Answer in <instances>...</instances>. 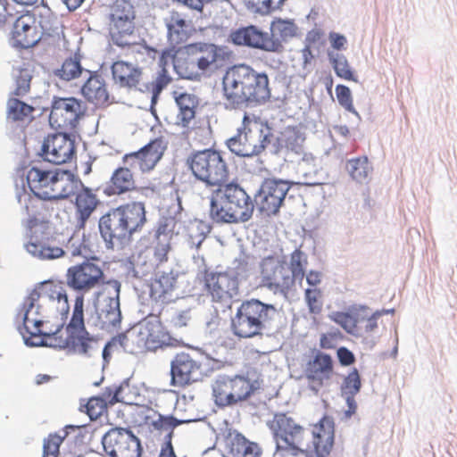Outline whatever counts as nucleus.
<instances>
[{
	"instance_id": "53",
	"label": "nucleus",
	"mask_w": 457,
	"mask_h": 457,
	"mask_svg": "<svg viewBox=\"0 0 457 457\" xmlns=\"http://www.w3.org/2000/svg\"><path fill=\"white\" fill-rule=\"evenodd\" d=\"M67 432L63 435L58 433H51L44 439L42 457H58L60 453V446L62 444Z\"/></svg>"
},
{
	"instance_id": "23",
	"label": "nucleus",
	"mask_w": 457,
	"mask_h": 457,
	"mask_svg": "<svg viewBox=\"0 0 457 457\" xmlns=\"http://www.w3.org/2000/svg\"><path fill=\"white\" fill-rule=\"evenodd\" d=\"M76 155L75 142L66 131L48 135L42 145V156L51 163L70 162Z\"/></svg>"
},
{
	"instance_id": "4",
	"label": "nucleus",
	"mask_w": 457,
	"mask_h": 457,
	"mask_svg": "<svg viewBox=\"0 0 457 457\" xmlns=\"http://www.w3.org/2000/svg\"><path fill=\"white\" fill-rule=\"evenodd\" d=\"M211 196L210 214L216 222L238 223L248 220L253 212L251 197L238 185L217 186Z\"/></svg>"
},
{
	"instance_id": "8",
	"label": "nucleus",
	"mask_w": 457,
	"mask_h": 457,
	"mask_svg": "<svg viewBox=\"0 0 457 457\" xmlns=\"http://www.w3.org/2000/svg\"><path fill=\"white\" fill-rule=\"evenodd\" d=\"M130 339L132 341L136 339L139 346H143L149 351H155L164 345H168L170 341V336L159 320H146L140 325L139 330L136 335L132 333L128 336L121 333L107 342L102 351L104 362H109L112 352L118 346L127 349Z\"/></svg>"
},
{
	"instance_id": "46",
	"label": "nucleus",
	"mask_w": 457,
	"mask_h": 457,
	"mask_svg": "<svg viewBox=\"0 0 457 457\" xmlns=\"http://www.w3.org/2000/svg\"><path fill=\"white\" fill-rule=\"evenodd\" d=\"M171 81L172 78L166 68L162 67L158 71L153 81L145 85V90L152 94V102H155L159 98L162 91L166 88Z\"/></svg>"
},
{
	"instance_id": "19",
	"label": "nucleus",
	"mask_w": 457,
	"mask_h": 457,
	"mask_svg": "<svg viewBox=\"0 0 457 457\" xmlns=\"http://www.w3.org/2000/svg\"><path fill=\"white\" fill-rule=\"evenodd\" d=\"M40 24L30 12L18 14L13 21L10 40L13 47L27 49L36 46L42 38Z\"/></svg>"
},
{
	"instance_id": "39",
	"label": "nucleus",
	"mask_w": 457,
	"mask_h": 457,
	"mask_svg": "<svg viewBox=\"0 0 457 457\" xmlns=\"http://www.w3.org/2000/svg\"><path fill=\"white\" fill-rule=\"evenodd\" d=\"M108 400L109 404L113 405L116 403H122L128 405H135L137 407V415L142 411L145 403V397L141 395L137 386L129 382H123L119 387L115 388L113 395Z\"/></svg>"
},
{
	"instance_id": "29",
	"label": "nucleus",
	"mask_w": 457,
	"mask_h": 457,
	"mask_svg": "<svg viewBox=\"0 0 457 457\" xmlns=\"http://www.w3.org/2000/svg\"><path fill=\"white\" fill-rule=\"evenodd\" d=\"M311 451L315 454L329 455L335 444V422L332 417L323 416L312 425Z\"/></svg>"
},
{
	"instance_id": "38",
	"label": "nucleus",
	"mask_w": 457,
	"mask_h": 457,
	"mask_svg": "<svg viewBox=\"0 0 457 457\" xmlns=\"http://www.w3.org/2000/svg\"><path fill=\"white\" fill-rule=\"evenodd\" d=\"M44 201L41 197L35 194L23 192L18 196V202L21 205V212L28 217L26 220V227L32 230L39 223V217L42 214V211L45 208Z\"/></svg>"
},
{
	"instance_id": "52",
	"label": "nucleus",
	"mask_w": 457,
	"mask_h": 457,
	"mask_svg": "<svg viewBox=\"0 0 457 457\" xmlns=\"http://www.w3.org/2000/svg\"><path fill=\"white\" fill-rule=\"evenodd\" d=\"M111 392H109L106 398L102 396H94L89 398L86 405V413L89 416L90 420H95L102 416L107 410L108 400L111 398Z\"/></svg>"
},
{
	"instance_id": "6",
	"label": "nucleus",
	"mask_w": 457,
	"mask_h": 457,
	"mask_svg": "<svg viewBox=\"0 0 457 457\" xmlns=\"http://www.w3.org/2000/svg\"><path fill=\"white\" fill-rule=\"evenodd\" d=\"M272 137V129L267 121L254 113L245 112L242 126L237 136L228 141V146L237 155L250 157L263 152Z\"/></svg>"
},
{
	"instance_id": "27",
	"label": "nucleus",
	"mask_w": 457,
	"mask_h": 457,
	"mask_svg": "<svg viewBox=\"0 0 457 457\" xmlns=\"http://www.w3.org/2000/svg\"><path fill=\"white\" fill-rule=\"evenodd\" d=\"M126 56H131L135 59L134 55L128 54V48H126ZM139 61H135L132 63L129 61L117 60L112 65V74L114 83L122 88L133 89L139 88V85L143 80V70L137 66V63L145 61V55H137ZM146 57H148L146 55Z\"/></svg>"
},
{
	"instance_id": "59",
	"label": "nucleus",
	"mask_w": 457,
	"mask_h": 457,
	"mask_svg": "<svg viewBox=\"0 0 457 457\" xmlns=\"http://www.w3.org/2000/svg\"><path fill=\"white\" fill-rule=\"evenodd\" d=\"M18 14L20 12L15 10L13 4L8 3L7 0H0V30L5 29L11 21H14Z\"/></svg>"
},
{
	"instance_id": "28",
	"label": "nucleus",
	"mask_w": 457,
	"mask_h": 457,
	"mask_svg": "<svg viewBox=\"0 0 457 457\" xmlns=\"http://www.w3.org/2000/svg\"><path fill=\"white\" fill-rule=\"evenodd\" d=\"M164 21L168 41L173 47L185 45L195 30L192 20L179 11H171Z\"/></svg>"
},
{
	"instance_id": "60",
	"label": "nucleus",
	"mask_w": 457,
	"mask_h": 457,
	"mask_svg": "<svg viewBox=\"0 0 457 457\" xmlns=\"http://www.w3.org/2000/svg\"><path fill=\"white\" fill-rule=\"evenodd\" d=\"M336 95L337 101L342 107L350 112L356 113L353 103L352 93L348 87L345 85H337L336 87Z\"/></svg>"
},
{
	"instance_id": "22",
	"label": "nucleus",
	"mask_w": 457,
	"mask_h": 457,
	"mask_svg": "<svg viewBox=\"0 0 457 457\" xmlns=\"http://www.w3.org/2000/svg\"><path fill=\"white\" fill-rule=\"evenodd\" d=\"M167 149V142L162 137H156L138 151L126 154L124 163L130 167L137 166L141 172L152 171L162 158Z\"/></svg>"
},
{
	"instance_id": "50",
	"label": "nucleus",
	"mask_w": 457,
	"mask_h": 457,
	"mask_svg": "<svg viewBox=\"0 0 457 457\" xmlns=\"http://www.w3.org/2000/svg\"><path fill=\"white\" fill-rule=\"evenodd\" d=\"M220 49L213 44L204 45L200 49V54L196 57L197 67L201 71H205L212 64L215 63L219 57Z\"/></svg>"
},
{
	"instance_id": "51",
	"label": "nucleus",
	"mask_w": 457,
	"mask_h": 457,
	"mask_svg": "<svg viewBox=\"0 0 457 457\" xmlns=\"http://www.w3.org/2000/svg\"><path fill=\"white\" fill-rule=\"evenodd\" d=\"M330 62L337 77L345 80L358 82L345 56L337 54L334 57L330 55Z\"/></svg>"
},
{
	"instance_id": "49",
	"label": "nucleus",
	"mask_w": 457,
	"mask_h": 457,
	"mask_svg": "<svg viewBox=\"0 0 457 457\" xmlns=\"http://www.w3.org/2000/svg\"><path fill=\"white\" fill-rule=\"evenodd\" d=\"M7 115L12 120H23L32 114L34 108L16 98H11L7 104Z\"/></svg>"
},
{
	"instance_id": "55",
	"label": "nucleus",
	"mask_w": 457,
	"mask_h": 457,
	"mask_svg": "<svg viewBox=\"0 0 457 457\" xmlns=\"http://www.w3.org/2000/svg\"><path fill=\"white\" fill-rule=\"evenodd\" d=\"M304 300L310 313L320 314L323 308V295L320 288H306Z\"/></svg>"
},
{
	"instance_id": "45",
	"label": "nucleus",
	"mask_w": 457,
	"mask_h": 457,
	"mask_svg": "<svg viewBox=\"0 0 457 457\" xmlns=\"http://www.w3.org/2000/svg\"><path fill=\"white\" fill-rule=\"evenodd\" d=\"M304 137L295 129H286L280 137V145L288 152L302 154L303 153Z\"/></svg>"
},
{
	"instance_id": "20",
	"label": "nucleus",
	"mask_w": 457,
	"mask_h": 457,
	"mask_svg": "<svg viewBox=\"0 0 457 457\" xmlns=\"http://www.w3.org/2000/svg\"><path fill=\"white\" fill-rule=\"evenodd\" d=\"M250 66L235 65L229 68L223 78V95L232 108L246 104V85Z\"/></svg>"
},
{
	"instance_id": "24",
	"label": "nucleus",
	"mask_w": 457,
	"mask_h": 457,
	"mask_svg": "<svg viewBox=\"0 0 457 457\" xmlns=\"http://www.w3.org/2000/svg\"><path fill=\"white\" fill-rule=\"evenodd\" d=\"M290 187L291 185L287 181L266 179L256 195L260 211L268 216L276 214Z\"/></svg>"
},
{
	"instance_id": "54",
	"label": "nucleus",
	"mask_w": 457,
	"mask_h": 457,
	"mask_svg": "<svg viewBox=\"0 0 457 457\" xmlns=\"http://www.w3.org/2000/svg\"><path fill=\"white\" fill-rule=\"evenodd\" d=\"M175 68L181 77L187 79H198L203 71L197 67L196 58L187 57L183 60L178 61L175 64Z\"/></svg>"
},
{
	"instance_id": "37",
	"label": "nucleus",
	"mask_w": 457,
	"mask_h": 457,
	"mask_svg": "<svg viewBox=\"0 0 457 457\" xmlns=\"http://www.w3.org/2000/svg\"><path fill=\"white\" fill-rule=\"evenodd\" d=\"M173 97L178 106L176 124L183 129H188L192 120L195 118L199 106L198 97L190 93L173 92Z\"/></svg>"
},
{
	"instance_id": "62",
	"label": "nucleus",
	"mask_w": 457,
	"mask_h": 457,
	"mask_svg": "<svg viewBox=\"0 0 457 457\" xmlns=\"http://www.w3.org/2000/svg\"><path fill=\"white\" fill-rule=\"evenodd\" d=\"M286 0H247L245 4L251 7L262 6L267 12L280 9Z\"/></svg>"
},
{
	"instance_id": "41",
	"label": "nucleus",
	"mask_w": 457,
	"mask_h": 457,
	"mask_svg": "<svg viewBox=\"0 0 457 457\" xmlns=\"http://www.w3.org/2000/svg\"><path fill=\"white\" fill-rule=\"evenodd\" d=\"M81 92L88 102L96 106H102L108 103L109 95L104 79L101 75H90L83 85Z\"/></svg>"
},
{
	"instance_id": "58",
	"label": "nucleus",
	"mask_w": 457,
	"mask_h": 457,
	"mask_svg": "<svg viewBox=\"0 0 457 457\" xmlns=\"http://www.w3.org/2000/svg\"><path fill=\"white\" fill-rule=\"evenodd\" d=\"M361 382L359 372L356 369H353L345 378L341 391L343 395H357L361 389Z\"/></svg>"
},
{
	"instance_id": "48",
	"label": "nucleus",
	"mask_w": 457,
	"mask_h": 457,
	"mask_svg": "<svg viewBox=\"0 0 457 457\" xmlns=\"http://www.w3.org/2000/svg\"><path fill=\"white\" fill-rule=\"evenodd\" d=\"M347 168L351 177L360 183L368 179L371 170L365 156L350 160Z\"/></svg>"
},
{
	"instance_id": "44",
	"label": "nucleus",
	"mask_w": 457,
	"mask_h": 457,
	"mask_svg": "<svg viewBox=\"0 0 457 457\" xmlns=\"http://www.w3.org/2000/svg\"><path fill=\"white\" fill-rule=\"evenodd\" d=\"M307 265L306 254L299 248L295 249L290 254L289 276H293V286L295 287V281H302L305 274V267Z\"/></svg>"
},
{
	"instance_id": "64",
	"label": "nucleus",
	"mask_w": 457,
	"mask_h": 457,
	"mask_svg": "<svg viewBox=\"0 0 457 457\" xmlns=\"http://www.w3.org/2000/svg\"><path fill=\"white\" fill-rule=\"evenodd\" d=\"M337 357L342 365L348 366L354 362L353 353L345 347H340L337 350Z\"/></svg>"
},
{
	"instance_id": "10",
	"label": "nucleus",
	"mask_w": 457,
	"mask_h": 457,
	"mask_svg": "<svg viewBox=\"0 0 457 457\" xmlns=\"http://www.w3.org/2000/svg\"><path fill=\"white\" fill-rule=\"evenodd\" d=\"M187 162L193 175L209 186H222L228 180V165L219 151H196L190 154Z\"/></svg>"
},
{
	"instance_id": "3",
	"label": "nucleus",
	"mask_w": 457,
	"mask_h": 457,
	"mask_svg": "<svg viewBox=\"0 0 457 457\" xmlns=\"http://www.w3.org/2000/svg\"><path fill=\"white\" fill-rule=\"evenodd\" d=\"M26 180L30 192L44 201L68 199L80 185V180L71 171L49 169L42 163L29 169Z\"/></svg>"
},
{
	"instance_id": "57",
	"label": "nucleus",
	"mask_w": 457,
	"mask_h": 457,
	"mask_svg": "<svg viewBox=\"0 0 457 457\" xmlns=\"http://www.w3.org/2000/svg\"><path fill=\"white\" fill-rule=\"evenodd\" d=\"M187 235L193 245L199 247L206 237L208 231L207 226L202 222L195 220L187 226Z\"/></svg>"
},
{
	"instance_id": "40",
	"label": "nucleus",
	"mask_w": 457,
	"mask_h": 457,
	"mask_svg": "<svg viewBox=\"0 0 457 457\" xmlns=\"http://www.w3.org/2000/svg\"><path fill=\"white\" fill-rule=\"evenodd\" d=\"M262 448L241 434L231 436L227 441V457H261Z\"/></svg>"
},
{
	"instance_id": "35",
	"label": "nucleus",
	"mask_w": 457,
	"mask_h": 457,
	"mask_svg": "<svg viewBox=\"0 0 457 457\" xmlns=\"http://www.w3.org/2000/svg\"><path fill=\"white\" fill-rule=\"evenodd\" d=\"M245 96L246 104H262L270 99V80L266 73L257 72L250 67Z\"/></svg>"
},
{
	"instance_id": "43",
	"label": "nucleus",
	"mask_w": 457,
	"mask_h": 457,
	"mask_svg": "<svg viewBox=\"0 0 457 457\" xmlns=\"http://www.w3.org/2000/svg\"><path fill=\"white\" fill-rule=\"evenodd\" d=\"M139 416L138 422L140 425L152 427L156 430L168 429L175 425L171 417L162 416L149 406H143Z\"/></svg>"
},
{
	"instance_id": "33",
	"label": "nucleus",
	"mask_w": 457,
	"mask_h": 457,
	"mask_svg": "<svg viewBox=\"0 0 457 457\" xmlns=\"http://www.w3.org/2000/svg\"><path fill=\"white\" fill-rule=\"evenodd\" d=\"M137 188L133 172L129 167H118L107 181L104 194L108 196L120 195Z\"/></svg>"
},
{
	"instance_id": "26",
	"label": "nucleus",
	"mask_w": 457,
	"mask_h": 457,
	"mask_svg": "<svg viewBox=\"0 0 457 457\" xmlns=\"http://www.w3.org/2000/svg\"><path fill=\"white\" fill-rule=\"evenodd\" d=\"M29 241L25 245L27 252L33 257L50 261L62 257L65 251L55 237L48 231L30 230Z\"/></svg>"
},
{
	"instance_id": "42",
	"label": "nucleus",
	"mask_w": 457,
	"mask_h": 457,
	"mask_svg": "<svg viewBox=\"0 0 457 457\" xmlns=\"http://www.w3.org/2000/svg\"><path fill=\"white\" fill-rule=\"evenodd\" d=\"M270 29L269 38H274L284 46V42L297 35L298 28L294 21L276 18L271 21Z\"/></svg>"
},
{
	"instance_id": "63",
	"label": "nucleus",
	"mask_w": 457,
	"mask_h": 457,
	"mask_svg": "<svg viewBox=\"0 0 457 457\" xmlns=\"http://www.w3.org/2000/svg\"><path fill=\"white\" fill-rule=\"evenodd\" d=\"M324 32L320 29H313L310 30L306 35V46H315L320 44L323 41Z\"/></svg>"
},
{
	"instance_id": "61",
	"label": "nucleus",
	"mask_w": 457,
	"mask_h": 457,
	"mask_svg": "<svg viewBox=\"0 0 457 457\" xmlns=\"http://www.w3.org/2000/svg\"><path fill=\"white\" fill-rule=\"evenodd\" d=\"M31 75L27 70H20L16 77V88L14 94L22 96L30 89Z\"/></svg>"
},
{
	"instance_id": "12",
	"label": "nucleus",
	"mask_w": 457,
	"mask_h": 457,
	"mask_svg": "<svg viewBox=\"0 0 457 457\" xmlns=\"http://www.w3.org/2000/svg\"><path fill=\"white\" fill-rule=\"evenodd\" d=\"M120 288L117 281H109L107 287L97 293L96 313L98 323L103 330L112 332L120 328L121 312L120 309Z\"/></svg>"
},
{
	"instance_id": "47",
	"label": "nucleus",
	"mask_w": 457,
	"mask_h": 457,
	"mask_svg": "<svg viewBox=\"0 0 457 457\" xmlns=\"http://www.w3.org/2000/svg\"><path fill=\"white\" fill-rule=\"evenodd\" d=\"M83 71V68L80 63V56L74 54L64 60L62 67L57 71V75L64 80H71L79 78Z\"/></svg>"
},
{
	"instance_id": "14",
	"label": "nucleus",
	"mask_w": 457,
	"mask_h": 457,
	"mask_svg": "<svg viewBox=\"0 0 457 457\" xmlns=\"http://www.w3.org/2000/svg\"><path fill=\"white\" fill-rule=\"evenodd\" d=\"M254 391L251 380L243 376H220L212 385V394L219 406H228L247 399Z\"/></svg>"
},
{
	"instance_id": "7",
	"label": "nucleus",
	"mask_w": 457,
	"mask_h": 457,
	"mask_svg": "<svg viewBox=\"0 0 457 457\" xmlns=\"http://www.w3.org/2000/svg\"><path fill=\"white\" fill-rule=\"evenodd\" d=\"M276 313L277 309L272 304L254 298L243 301L231 319V329L241 338L261 336Z\"/></svg>"
},
{
	"instance_id": "11",
	"label": "nucleus",
	"mask_w": 457,
	"mask_h": 457,
	"mask_svg": "<svg viewBox=\"0 0 457 457\" xmlns=\"http://www.w3.org/2000/svg\"><path fill=\"white\" fill-rule=\"evenodd\" d=\"M210 369L195 354L185 352L177 353L170 362V385L184 388L203 381L209 376Z\"/></svg>"
},
{
	"instance_id": "18",
	"label": "nucleus",
	"mask_w": 457,
	"mask_h": 457,
	"mask_svg": "<svg viewBox=\"0 0 457 457\" xmlns=\"http://www.w3.org/2000/svg\"><path fill=\"white\" fill-rule=\"evenodd\" d=\"M66 282L71 289L79 292V295L84 297V294L104 284V274L98 265L87 261L67 270Z\"/></svg>"
},
{
	"instance_id": "56",
	"label": "nucleus",
	"mask_w": 457,
	"mask_h": 457,
	"mask_svg": "<svg viewBox=\"0 0 457 457\" xmlns=\"http://www.w3.org/2000/svg\"><path fill=\"white\" fill-rule=\"evenodd\" d=\"M333 320L340 325L346 332L355 335L358 332L357 319L344 312H337L333 314Z\"/></svg>"
},
{
	"instance_id": "5",
	"label": "nucleus",
	"mask_w": 457,
	"mask_h": 457,
	"mask_svg": "<svg viewBox=\"0 0 457 457\" xmlns=\"http://www.w3.org/2000/svg\"><path fill=\"white\" fill-rule=\"evenodd\" d=\"M135 11L129 1L116 0L111 7L108 29L114 45L128 48V54H132L137 62V55H147L155 60L158 51L145 45L130 42L129 37L134 31Z\"/></svg>"
},
{
	"instance_id": "21",
	"label": "nucleus",
	"mask_w": 457,
	"mask_h": 457,
	"mask_svg": "<svg viewBox=\"0 0 457 457\" xmlns=\"http://www.w3.org/2000/svg\"><path fill=\"white\" fill-rule=\"evenodd\" d=\"M230 41L237 46H245L265 52L282 54L285 46L274 38H269V33L260 30L256 26L250 25L231 31Z\"/></svg>"
},
{
	"instance_id": "16",
	"label": "nucleus",
	"mask_w": 457,
	"mask_h": 457,
	"mask_svg": "<svg viewBox=\"0 0 457 457\" xmlns=\"http://www.w3.org/2000/svg\"><path fill=\"white\" fill-rule=\"evenodd\" d=\"M261 285L274 293L287 295L293 286V276L278 256H267L260 262Z\"/></svg>"
},
{
	"instance_id": "31",
	"label": "nucleus",
	"mask_w": 457,
	"mask_h": 457,
	"mask_svg": "<svg viewBox=\"0 0 457 457\" xmlns=\"http://www.w3.org/2000/svg\"><path fill=\"white\" fill-rule=\"evenodd\" d=\"M99 230L108 247L113 248L115 244H120L129 238L123 224L120 211L112 208L99 220Z\"/></svg>"
},
{
	"instance_id": "34",
	"label": "nucleus",
	"mask_w": 457,
	"mask_h": 457,
	"mask_svg": "<svg viewBox=\"0 0 457 457\" xmlns=\"http://www.w3.org/2000/svg\"><path fill=\"white\" fill-rule=\"evenodd\" d=\"M176 285L177 278L172 272L157 275L150 284V296L162 304L173 302L177 298Z\"/></svg>"
},
{
	"instance_id": "25",
	"label": "nucleus",
	"mask_w": 457,
	"mask_h": 457,
	"mask_svg": "<svg viewBox=\"0 0 457 457\" xmlns=\"http://www.w3.org/2000/svg\"><path fill=\"white\" fill-rule=\"evenodd\" d=\"M204 285L214 302L228 305L238 294V278L228 272H208L204 274Z\"/></svg>"
},
{
	"instance_id": "9",
	"label": "nucleus",
	"mask_w": 457,
	"mask_h": 457,
	"mask_svg": "<svg viewBox=\"0 0 457 457\" xmlns=\"http://www.w3.org/2000/svg\"><path fill=\"white\" fill-rule=\"evenodd\" d=\"M269 428L278 449L295 456L311 451L307 430L287 413H276Z\"/></svg>"
},
{
	"instance_id": "36",
	"label": "nucleus",
	"mask_w": 457,
	"mask_h": 457,
	"mask_svg": "<svg viewBox=\"0 0 457 457\" xmlns=\"http://www.w3.org/2000/svg\"><path fill=\"white\" fill-rule=\"evenodd\" d=\"M120 211L123 224L129 237L140 231L146 222L145 204L141 202H130L116 207Z\"/></svg>"
},
{
	"instance_id": "32",
	"label": "nucleus",
	"mask_w": 457,
	"mask_h": 457,
	"mask_svg": "<svg viewBox=\"0 0 457 457\" xmlns=\"http://www.w3.org/2000/svg\"><path fill=\"white\" fill-rule=\"evenodd\" d=\"M71 195H74L72 203L74 204L77 220L80 227H84L92 213L100 204V200L95 190L84 186L81 181L80 185L76 187Z\"/></svg>"
},
{
	"instance_id": "2",
	"label": "nucleus",
	"mask_w": 457,
	"mask_h": 457,
	"mask_svg": "<svg viewBox=\"0 0 457 457\" xmlns=\"http://www.w3.org/2000/svg\"><path fill=\"white\" fill-rule=\"evenodd\" d=\"M84 297L76 295L71 318L65 330L62 324L57 326V335L46 337L47 347L69 349L88 358L98 354L100 340L89 334L84 320Z\"/></svg>"
},
{
	"instance_id": "17",
	"label": "nucleus",
	"mask_w": 457,
	"mask_h": 457,
	"mask_svg": "<svg viewBox=\"0 0 457 457\" xmlns=\"http://www.w3.org/2000/svg\"><path fill=\"white\" fill-rule=\"evenodd\" d=\"M102 444L109 457H141L142 455L140 440L127 428H111L103 436Z\"/></svg>"
},
{
	"instance_id": "1",
	"label": "nucleus",
	"mask_w": 457,
	"mask_h": 457,
	"mask_svg": "<svg viewBox=\"0 0 457 457\" xmlns=\"http://www.w3.org/2000/svg\"><path fill=\"white\" fill-rule=\"evenodd\" d=\"M70 310L68 295L62 282L45 281L36 287L24 299L17 315L18 329L26 345L47 346L46 337L56 336L57 328L53 330L45 328L47 321L45 312L67 316Z\"/></svg>"
},
{
	"instance_id": "15",
	"label": "nucleus",
	"mask_w": 457,
	"mask_h": 457,
	"mask_svg": "<svg viewBox=\"0 0 457 457\" xmlns=\"http://www.w3.org/2000/svg\"><path fill=\"white\" fill-rule=\"evenodd\" d=\"M85 108L75 97L54 98L49 114V123L56 130L71 131L84 116Z\"/></svg>"
},
{
	"instance_id": "30",
	"label": "nucleus",
	"mask_w": 457,
	"mask_h": 457,
	"mask_svg": "<svg viewBox=\"0 0 457 457\" xmlns=\"http://www.w3.org/2000/svg\"><path fill=\"white\" fill-rule=\"evenodd\" d=\"M175 223L173 219H165L157 227L154 239L148 247L153 255V261L156 265L164 263L169 260Z\"/></svg>"
},
{
	"instance_id": "13",
	"label": "nucleus",
	"mask_w": 457,
	"mask_h": 457,
	"mask_svg": "<svg viewBox=\"0 0 457 457\" xmlns=\"http://www.w3.org/2000/svg\"><path fill=\"white\" fill-rule=\"evenodd\" d=\"M303 374L309 388L316 394L329 386L336 375L332 356L314 350L304 363Z\"/></svg>"
}]
</instances>
